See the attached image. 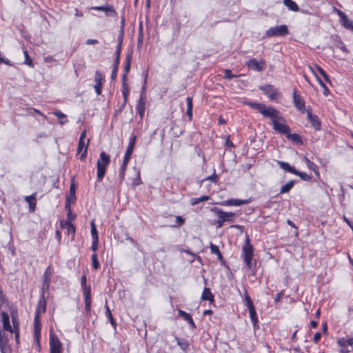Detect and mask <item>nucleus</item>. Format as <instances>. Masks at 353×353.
<instances>
[{
	"instance_id": "nucleus-1",
	"label": "nucleus",
	"mask_w": 353,
	"mask_h": 353,
	"mask_svg": "<svg viewBox=\"0 0 353 353\" xmlns=\"http://www.w3.org/2000/svg\"><path fill=\"white\" fill-rule=\"evenodd\" d=\"M246 104L258 110L263 117L271 119L273 128L278 133L287 136L290 132V128L288 125L279 123V120H283L284 119L280 116V112L274 108L266 106L261 103L247 102Z\"/></svg>"
},
{
	"instance_id": "nucleus-2",
	"label": "nucleus",
	"mask_w": 353,
	"mask_h": 353,
	"mask_svg": "<svg viewBox=\"0 0 353 353\" xmlns=\"http://www.w3.org/2000/svg\"><path fill=\"white\" fill-rule=\"evenodd\" d=\"M110 158L105 152L100 154L97 161V179L101 181L105 176L106 167L110 164Z\"/></svg>"
},
{
	"instance_id": "nucleus-3",
	"label": "nucleus",
	"mask_w": 353,
	"mask_h": 353,
	"mask_svg": "<svg viewBox=\"0 0 353 353\" xmlns=\"http://www.w3.org/2000/svg\"><path fill=\"white\" fill-rule=\"evenodd\" d=\"M39 307H42L43 312H46V301L44 300L40 301L39 302V307L37 309L36 315H35L34 319V339L37 341L39 340L40 334H41V328L40 316H40Z\"/></svg>"
},
{
	"instance_id": "nucleus-4",
	"label": "nucleus",
	"mask_w": 353,
	"mask_h": 353,
	"mask_svg": "<svg viewBox=\"0 0 353 353\" xmlns=\"http://www.w3.org/2000/svg\"><path fill=\"white\" fill-rule=\"evenodd\" d=\"M81 285L83 288V296L85 299V310L86 313L90 312L91 306V289L90 286H86V276L84 275L81 277Z\"/></svg>"
},
{
	"instance_id": "nucleus-5",
	"label": "nucleus",
	"mask_w": 353,
	"mask_h": 353,
	"mask_svg": "<svg viewBox=\"0 0 353 353\" xmlns=\"http://www.w3.org/2000/svg\"><path fill=\"white\" fill-rule=\"evenodd\" d=\"M289 34L288 28L286 25L276 26L268 29L265 32L267 37H284Z\"/></svg>"
},
{
	"instance_id": "nucleus-6",
	"label": "nucleus",
	"mask_w": 353,
	"mask_h": 353,
	"mask_svg": "<svg viewBox=\"0 0 353 353\" xmlns=\"http://www.w3.org/2000/svg\"><path fill=\"white\" fill-rule=\"evenodd\" d=\"M259 89L262 90L272 101L277 100L281 97V94L272 85L268 84L262 85L259 87Z\"/></svg>"
},
{
	"instance_id": "nucleus-7",
	"label": "nucleus",
	"mask_w": 353,
	"mask_h": 353,
	"mask_svg": "<svg viewBox=\"0 0 353 353\" xmlns=\"http://www.w3.org/2000/svg\"><path fill=\"white\" fill-rule=\"evenodd\" d=\"M253 257V248L252 245L249 243V239H247V243L243 247V259L246 264V266L249 268H252V259Z\"/></svg>"
},
{
	"instance_id": "nucleus-8",
	"label": "nucleus",
	"mask_w": 353,
	"mask_h": 353,
	"mask_svg": "<svg viewBox=\"0 0 353 353\" xmlns=\"http://www.w3.org/2000/svg\"><path fill=\"white\" fill-rule=\"evenodd\" d=\"M211 210L214 212V214L218 216V218L221 219L222 221H228L232 222L234 221L235 217V213L233 212H225L223 211L221 209H219L216 207H214L211 209Z\"/></svg>"
},
{
	"instance_id": "nucleus-9",
	"label": "nucleus",
	"mask_w": 353,
	"mask_h": 353,
	"mask_svg": "<svg viewBox=\"0 0 353 353\" xmlns=\"http://www.w3.org/2000/svg\"><path fill=\"white\" fill-rule=\"evenodd\" d=\"M62 345L58 337L52 333L50 334V353H61Z\"/></svg>"
},
{
	"instance_id": "nucleus-10",
	"label": "nucleus",
	"mask_w": 353,
	"mask_h": 353,
	"mask_svg": "<svg viewBox=\"0 0 353 353\" xmlns=\"http://www.w3.org/2000/svg\"><path fill=\"white\" fill-rule=\"evenodd\" d=\"M246 65L251 70L261 72L263 71L266 66V63L264 60L257 61L256 59H250L247 63Z\"/></svg>"
},
{
	"instance_id": "nucleus-11",
	"label": "nucleus",
	"mask_w": 353,
	"mask_h": 353,
	"mask_svg": "<svg viewBox=\"0 0 353 353\" xmlns=\"http://www.w3.org/2000/svg\"><path fill=\"white\" fill-rule=\"evenodd\" d=\"M306 112L307 119L310 121L313 128L315 130H320L321 128V122L318 116L312 114L310 109L307 110Z\"/></svg>"
},
{
	"instance_id": "nucleus-12",
	"label": "nucleus",
	"mask_w": 353,
	"mask_h": 353,
	"mask_svg": "<svg viewBox=\"0 0 353 353\" xmlns=\"http://www.w3.org/2000/svg\"><path fill=\"white\" fill-rule=\"evenodd\" d=\"M293 102L294 106L301 112H305V101L302 97L296 94V90L293 92Z\"/></svg>"
},
{
	"instance_id": "nucleus-13",
	"label": "nucleus",
	"mask_w": 353,
	"mask_h": 353,
	"mask_svg": "<svg viewBox=\"0 0 353 353\" xmlns=\"http://www.w3.org/2000/svg\"><path fill=\"white\" fill-rule=\"evenodd\" d=\"M94 90L97 95H100L101 94V90H102V85L104 82V77L99 72H95L94 75Z\"/></svg>"
},
{
	"instance_id": "nucleus-14",
	"label": "nucleus",
	"mask_w": 353,
	"mask_h": 353,
	"mask_svg": "<svg viewBox=\"0 0 353 353\" xmlns=\"http://www.w3.org/2000/svg\"><path fill=\"white\" fill-rule=\"evenodd\" d=\"M92 10L103 11L106 16L114 17L116 15V11L114 8L110 5H105L102 6H94L91 8Z\"/></svg>"
},
{
	"instance_id": "nucleus-15",
	"label": "nucleus",
	"mask_w": 353,
	"mask_h": 353,
	"mask_svg": "<svg viewBox=\"0 0 353 353\" xmlns=\"http://www.w3.org/2000/svg\"><path fill=\"white\" fill-rule=\"evenodd\" d=\"M89 142H90L89 139H88L86 140V141H83L81 140H79L77 152H78V153L82 152V154H81V157H80L81 160L84 159L86 157L87 150H88V146Z\"/></svg>"
},
{
	"instance_id": "nucleus-16",
	"label": "nucleus",
	"mask_w": 353,
	"mask_h": 353,
	"mask_svg": "<svg viewBox=\"0 0 353 353\" xmlns=\"http://www.w3.org/2000/svg\"><path fill=\"white\" fill-rule=\"evenodd\" d=\"M8 338L4 331L0 330V351L1 353H6Z\"/></svg>"
},
{
	"instance_id": "nucleus-17",
	"label": "nucleus",
	"mask_w": 353,
	"mask_h": 353,
	"mask_svg": "<svg viewBox=\"0 0 353 353\" xmlns=\"http://www.w3.org/2000/svg\"><path fill=\"white\" fill-rule=\"evenodd\" d=\"M1 316L3 329L6 331L10 332V333H12L13 330L10 324V319H9V316H8V313H6L5 312H1Z\"/></svg>"
},
{
	"instance_id": "nucleus-18",
	"label": "nucleus",
	"mask_w": 353,
	"mask_h": 353,
	"mask_svg": "<svg viewBox=\"0 0 353 353\" xmlns=\"http://www.w3.org/2000/svg\"><path fill=\"white\" fill-rule=\"evenodd\" d=\"M178 313L180 315V316H181L185 321H186L190 324L192 329L196 328L195 323L190 314L187 313L186 312L182 310H179Z\"/></svg>"
},
{
	"instance_id": "nucleus-19",
	"label": "nucleus",
	"mask_w": 353,
	"mask_h": 353,
	"mask_svg": "<svg viewBox=\"0 0 353 353\" xmlns=\"http://www.w3.org/2000/svg\"><path fill=\"white\" fill-rule=\"evenodd\" d=\"M25 201L29 204V209L30 212H34L36 208V193L30 196H25Z\"/></svg>"
},
{
	"instance_id": "nucleus-20",
	"label": "nucleus",
	"mask_w": 353,
	"mask_h": 353,
	"mask_svg": "<svg viewBox=\"0 0 353 353\" xmlns=\"http://www.w3.org/2000/svg\"><path fill=\"white\" fill-rule=\"evenodd\" d=\"M135 142H136V137L134 136L130 140L128 148H127L125 155H124L125 159H130V157L132 155V153L134 145H135Z\"/></svg>"
},
{
	"instance_id": "nucleus-21",
	"label": "nucleus",
	"mask_w": 353,
	"mask_h": 353,
	"mask_svg": "<svg viewBox=\"0 0 353 353\" xmlns=\"http://www.w3.org/2000/svg\"><path fill=\"white\" fill-rule=\"evenodd\" d=\"M250 312V317L251 319L252 323L253 324V327L254 330H257L259 328V320L256 314V312L255 307L248 309Z\"/></svg>"
},
{
	"instance_id": "nucleus-22",
	"label": "nucleus",
	"mask_w": 353,
	"mask_h": 353,
	"mask_svg": "<svg viewBox=\"0 0 353 353\" xmlns=\"http://www.w3.org/2000/svg\"><path fill=\"white\" fill-rule=\"evenodd\" d=\"M277 163L279 167L281 169L285 170L286 172H290L294 174V173H296V169L294 167L291 166L288 163L281 161H278Z\"/></svg>"
},
{
	"instance_id": "nucleus-23",
	"label": "nucleus",
	"mask_w": 353,
	"mask_h": 353,
	"mask_svg": "<svg viewBox=\"0 0 353 353\" xmlns=\"http://www.w3.org/2000/svg\"><path fill=\"white\" fill-rule=\"evenodd\" d=\"M337 344L340 347H347V346H353V337L349 339L340 338L337 341Z\"/></svg>"
},
{
	"instance_id": "nucleus-24",
	"label": "nucleus",
	"mask_w": 353,
	"mask_h": 353,
	"mask_svg": "<svg viewBox=\"0 0 353 353\" xmlns=\"http://www.w3.org/2000/svg\"><path fill=\"white\" fill-rule=\"evenodd\" d=\"M201 299L203 301H209L211 303L214 301V295L212 294L210 290L205 288L201 295Z\"/></svg>"
},
{
	"instance_id": "nucleus-25",
	"label": "nucleus",
	"mask_w": 353,
	"mask_h": 353,
	"mask_svg": "<svg viewBox=\"0 0 353 353\" xmlns=\"http://www.w3.org/2000/svg\"><path fill=\"white\" fill-rule=\"evenodd\" d=\"M61 225L63 228H65L67 229L68 234H72V235H74L75 227L71 222L62 221L61 222Z\"/></svg>"
},
{
	"instance_id": "nucleus-26",
	"label": "nucleus",
	"mask_w": 353,
	"mask_h": 353,
	"mask_svg": "<svg viewBox=\"0 0 353 353\" xmlns=\"http://www.w3.org/2000/svg\"><path fill=\"white\" fill-rule=\"evenodd\" d=\"M187 110H186V114L188 117L189 119L191 121L192 119V97H188L187 98Z\"/></svg>"
},
{
	"instance_id": "nucleus-27",
	"label": "nucleus",
	"mask_w": 353,
	"mask_h": 353,
	"mask_svg": "<svg viewBox=\"0 0 353 353\" xmlns=\"http://www.w3.org/2000/svg\"><path fill=\"white\" fill-rule=\"evenodd\" d=\"M294 183H295L294 181H293V180L290 181L289 182H288L286 184H285L284 185H283L281 188L279 193L285 194V193L288 192L293 188V186L294 185Z\"/></svg>"
},
{
	"instance_id": "nucleus-28",
	"label": "nucleus",
	"mask_w": 353,
	"mask_h": 353,
	"mask_svg": "<svg viewBox=\"0 0 353 353\" xmlns=\"http://www.w3.org/2000/svg\"><path fill=\"white\" fill-rule=\"evenodd\" d=\"M313 68H314V70H316L317 72H319V74L323 77L325 81H326L327 82H328L330 83H331L329 76L327 75V74L325 72V70L322 68H321L320 66H319L317 65H314Z\"/></svg>"
},
{
	"instance_id": "nucleus-29",
	"label": "nucleus",
	"mask_w": 353,
	"mask_h": 353,
	"mask_svg": "<svg viewBox=\"0 0 353 353\" xmlns=\"http://www.w3.org/2000/svg\"><path fill=\"white\" fill-rule=\"evenodd\" d=\"M210 199V196H202L198 198H192L190 199V204L192 205H196L201 202L208 201Z\"/></svg>"
},
{
	"instance_id": "nucleus-30",
	"label": "nucleus",
	"mask_w": 353,
	"mask_h": 353,
	"mask_svg": "<svg viewBox=\"0 0 353 353\" xmlns=\"http://www.w3.org/2000/svg\"><path fill=\"white\" fill-rule=\"evenodd\" d=\"M283 3L290 10H292V11H298L299 10L298 5L292 0H283Z\"/></svg>"
},
{
	"instance_id": "nucleus-31",
	"label": "nucleus",
	"mask_w": 353,
	"mask_h": 353,
	"mask_svg": "<svg viewBox=\"0 0 353 353\" xmlns=\"http://www.w3.org/2000/svg\"><path fill=\"white\" fill-rule=\"evenodd\" d=\"M304 161H305L306 163V165L307 166V168L314 171L316 174H319V172H318V168H317V165L316 164H314L313 162H312L307 157H304Z\"/></svg>"
},
{
	"instance_id": "nucleus-32",
	"label": "nucleus",
	"mask_w": 353,
	"mask_h": 353,
	"mask_svg": "<svg viewBox=\"0 0 353 353\" xmlns=\"http://www.w3.org/2000/svg\"><path fill=\"white\" fill-rule=\"evenodd\" d=\"M132 60V52L128 53L125 57V63L124 66V72L128 73L130 70Z\"/></svg>"
},
{
	"instance_id": "nucleus-33",
	"label": "nucleus",
	"mask_w": 353,
	"mask_h": 353,
	"mask_svg": "<svg viewBox=\"0 0 353 353\" xmlns=\"http://www.w3.org/2000/svg\"><path fill=\"white\" fill-rule=\"evenodd\" d=\"M136 110L141 118H142L145 112V102L138 101V103L136 105Z\"/></svg>"
},
{
	"instance_id": "nucleus-34",
	"label": "nucleus",
	"mask_w": 353,
	"mask_h": 353,
	"mask_svg": "<svg viewBox=\"0 0 353 353\" xmlns=\"http://www.w3.org/2000/svg\"><path fill=\"white\" fill-rule=\"evenodd\" d=\"M66 199H70V201H72V203H74L76 201V196H75V186L74 183H72L70 185V194L66 197Z\"/></svg>"
},
{
	"instance_id": "nucleus-35",
	"label": "nucleus",
	"mask_w": 353,
	"mask_h": 353,
	"mask_svg": "<svg viewBox=\"0 0 353 353\" xmlns=\"http://www.w3.org/2000/svg\"><path fill=\"white\" fill-rule=\"evenodd\" d=\"M286 137L288 139L291 140L296 143H301L302 142L301 137L298 134H296V133L291 134L290 132H289V133L288 134Z\"/></svg>"
},
{
	"instance_id": "nucleus-36",
	"label": "nucleus",
	"mask_w": 353,
	"mask_h": 353,
	"mask_svg": "<svg viewBox=\"0 0 353 353\" xmlns=\"http://www.w3.org/2000/svg\"><path fill=\"white\" fill-rule=\"evenodd\" d=\"M210 251L212 254H216L218 256L219 259H221L223 258L221 253L219 250V248L217 245H214L213 243H210Z\"/></svg>"
},
{
	"instance_id": "nucleus-37",
	"label": "nucleus",
	"mask_w": 353,
	"mask_h": 353,
	"mask_svg": "<svg viewBox=\"0 0 353 353\" xmlns=\"http://www.w3.org/2000/svg\"><path fill=\"white\" fill-rule=\"evenodd\" d=\"M248 200H241L236 199H231V205L240 206L248 203Z\"/></svg>"
},
{
	"instance_id": "nucleus-38",
	"label": "nucleus",
	"mask_w": 353,
	"mask_h": 353,
	"mask_svg": "<svg viewBox=\"0 0 353 353\" xmlns=\"http://www.w3.org/2000/svg\"><path fill=\"white\" fill-rule=\"evenodd\" d=\"M105 314H106L107 317L108 318L111 325L112 326L115 327L116 323H115L114 318L112 315L111 311L107 305H105Z\"/></svg>"
},
{
	"instance_id": "nucleus-39",
	"label": "nucleus",
	"mask_w": 353,
	"mask_h": 353,
	"mask_svg": "<svg viewBox=\"0 0 353 353\" xmlns=\"http://www.w3.org/2000/svg\"><path fill=\"white\" fill-rule=\"evenodd\" d=\"M51 274H52V270H51V268L50 267H48L44 274H43V281H45V283H50V276H51Z\"/></svg>"
},
{
	"instance_id": "nucleus-40",
	"label": "nucleus",
	"mask_w": 353,
	"mask_h": 353,
	"mask_svg": "<svg viewBox=\"0 0 353 353\" xmlns=\"http://www.w3.org/2000/svg\"><path fill=\"white\" fill-rule=\"evenodd\" d=\"M91 259H92V268H93L94 270H97V269H99V268L100 267V265H99V261H98V259H97V253H94V254H92V257H91Z\"/></svg>"
},
{
	"instance_id": "nucleus-41",
	"label": "nucleus",
	"mask_w": 353,
	"mask_h": 353,
	"mask_svg": "<svg viewBox=\"0 0 353 353\" xmlns=\"http://www.w3.org/2000/svg\"><path fill=\"white\" fill-rule=\"evenodd\" d=\"M342 23L345 28L353 31V21L350 20L347 17L343 21H342Z\"/></svg>"
},
{
	"instance_id": "nucleus-42",
	"label": "nucleus",
	"mask_w": 353,
	"mask_h": 353,
	"mask_svg": "<svg viewBox=\"0 0 353 353\" xmlns=\"http://www.w3.org/2000/svg\"><path fill=\"white\" fill-rule=\"evenodd\" d=\"M91 235L92 239H99L98 232L93 221L91 222Z\"/></svg>"
},
{
	"instance_id": "nucleus-43",
	"label": "nucleus",
	"mask_w": 353,
	"mask_h": 353,
	"mask_svg": "<svg viewBox=\"0 0 353 353\" xmlns=\"http://www.w3.org/2000/svg\"><path fill=\"white\" fill-rule=\"evenodd\" d=\"M294 174L300 176L301 179H303V181H308L311 180V176L307 173L299 172L298 170H296V173H294Z\"/></svg>"
},
{
	"instance_id": "nucleus-44",
	"label": "nucleus",
	"mask_w": 353,
	"mask_h": 353,
	"mask_svg": "<svg viewBox=\"0 0 353 353\" xmlns=\"http://www.w3.org/2000/svg\"><path fill=\"white\" fill-rule=\"evenodd\" d=\"M129 93L130 90L128 88V86H122V94L123 97V101H125V102H127L128 101Z\"/></svg>"
},
{
	"instance_id": "nucleus-45",
	"label": "nucleus",
	"mask_w": 353,
	"mask_h": 353,
	"mask_svg": "<svg viewBox=\"0 0 353 353\" xmlns=\"http://www.w3.org/2000/svg\"><path fill=\"white\" fill-rule=\"evenodd\" d=\"M223 72L225 74V78L227 79H232L234 77H237L238 75H235V74H233L232 73V71L230 70H228V69H225L223 70Z\"/></svg>"
},
{
	"instance_id": "nucleus-46",
	"label": "nucleus",
	"mask_w": 353,
	"mask_h": 353,
	"mask_svg": "<svg viewBox=\"0 0 353 353\" xmlns=\"http://www.w3.org/2000/svg\"><path fill=\"white\" fill-rule=\"evenodd\" d=\"M310 70L312 71V72L315 75V77H316V79H317V81L319 82V85L323 88V87H325V84L323 82V81L319 77V76L317 75L316 74V71L314 70V68H312V66H310Z\"/></svg>"
},
{
	"instance_id": "nucleus-47",
	"label": "nucleus",
	"mask_w": 353,
	"mask_h": 353,
	"mask_svg": "<svg viewBox=\"0 0 353 353\" xmlns=\"http://www.w3.org/2000/svg\"><path fill=\"white\" fill-rule=\"evenodd\" d=\"M245 304L248 307V309H252L254 307L253 302L250 297H247L246 299H244Z\"/></svg>"
},
{
	"instance_id": "nucleus-48",
	"label": "nucleus",
	"mask_w": 353,
	"mask_h": 353,
	"mask_svg": "<svg viewBox=\"0 0 353 353\" xmlns=\"http://www.w3.org/2000/svg\"><path fill=\"white\" fill-rule=\"evenodd\" d=\"M23 52L26 57L25 63L28 65L29 66H32V61L30 58L28 52L26 50H24Z\"/></svg>"
},
{
	"instance_id": "nucleus-49",
	"label": "nucleus",
	"mask_w": 353,
	"mask_h": 353,
	"mask_svg": "<svg viewBox=\"0 0 353 353\" xmlns=\"http://www.w3.org/2000/svg\"><path fill=\"white\" fill-rule=\"evenodd\" d=\"M121 46H122V38L120 39L119 42L117 46L115 55L116 57H120L121 52Z\"/></svg>"
},
{
	"instance_id": "nucleus-50",
	"label": "nucleus",
	"mask_w": 353,
	"mask_h": 353,
	"mask_svg": "<svg viewBox=\"0 0 353 353\" xmlns=\"http://www.w3.org/2000/svg\"><path fill=\"white\" fill-rule=\"evenodd\" d=\"M98 243H99V239H92L91 250L94 252L98 249Z\"/></svg>"
},
{
	"instance_id": "nucleus-51",
	"label": "nucleus",
	"mask_w": 353,
	"mask_h": 353,
	"mask_svg": "<svg viewBox=\"0 0 353 353\" xmlns=\"http://www.w3.org/2000/svg\"><path fill=\"white\" fill-rule=\"evenodd\" d=\"M148 71L145 72L144 75V81H143V85L141 88V92L146 93V83H147V79H148Z\"/></svg>"
},
{
	"instance_id": "nucleus-52",
	"label": "nucleus",
	"mask_w": 353,
	"mask_h": 353,
	"mask_svg": "<svg viewBox=\"0 0 353 353\" xmlns=\"http://www.w3.org/2000/svg\"><path fill=\"white\" fill-rule=\"evenodd\" d=\"M54 114L59 119H65L66 115L59 110H57L54 112Z\"/></svg>"
},
{
	"instance_id": "nucleus-53",
	"label": "nucleus",
	"mask_w": 353,
	"mask_h": 353,
	"mask_svg": "<svg viewBox=\"0 0 353 353\" xmlns=\"http://www.w3.org/2000/svg\"><path fill=\"white\" fill-rule=\"evenodd\" d=\"M67 218H68V220L66 221L71 222L72 220H74L76 218V214H72V211L68 212H67Z\"/></svg>"
},
{
	"instance_id": "nucleus-54",
	"label": "nucleus",
	"mask_w": 353,
	"mask_h": 353,
	"mask_svg": "<svg viewBox=\"0 0 353 353\" xmlns=\"http://www.w3.org/2000/svg\"><path fill=\"white\" fill-rule=\"evenodd\" d=\"M72 203L71 201H70V199H66L65 209L68 212H71V207L70 204Z\"/></svg>"
},
{
	"instance_id": "nucleus-55",
	"label": "nucleus",
	"mask_w": 353,
	"mask_h": 353,
	"mask_svg": "<svg viewBox=\"0 0 353 353\" xmlns=\"http://www.w3.org/2000/svg\"><path fill=\"white\" fill-rule=\"evenodd\" d=\"M117 70H118V68H113V69H112V71L111 73V79L113 81L115 80L117 77Z\"/></svg>"
},
{
	"instance_id": "nucleus-56",
	"label": "nucleus",
	"mask_w": 353,
	"mask_h": 353,
	"mask_svg": "<svg viewBox=\"0 0 353 353\" xmlns=\"http://www.w3.org/2000/svg\"><path fill=\"white\" fill-rule=\"evenodd\" d=\"M125 169H124L123 168H120V170H119V178H120V181L121 182L124 179V176H125Z\"/></svg>"
},
{
	"instance_id": "nucleus-57",
	"label": "nucleus",
	"mask_w": 353,
	"mask_h": 353,
	"mask_svg": "<svg viewBox=\"0 0 353 353\" xmlns=\"http://www.w3.org/2000/svg\"><path fill=\"white\" fill-rule=\"evenodd\" d=\"M127 74L128 73L124 72L122 75V86H128Z\"/></svg>"
},
{
	"instance_id": "nucleus-58",
	"label": "nucleus",
	"mask_w": 353,
	"mask_h": 353,
	"mask_svg": "<svg viewBox=\"0 0 353 353\" xmlns=\"http://www.w3.org/2000/svg\"><path fill=\"white\" fill-rule=\"evenodd\" d=\"M321 334L320 332H316L314 334V338H313L314 342L318 343L319 341V340L321 339Z\"/></svg>"
},
{
	"instance_id": "nucleus-59",
	"label": "nucleus",
	"mask_w": 353,
	"mask_h": 353,
	"mask_svg": "<svg viewBox=\"0 0 353 353\" xmlns=\"http://www.w3.org/2000/svg\"><path fill=\"white\" fill-rule=\"evenodd\" d=\"M12 323H13L14 330H19V322L14 317H12Z\"/></svg>"
},
{
	"instance_id": "nucleus-60",
	"label": "nucleus",
	"mask_w": 353,
	"mask_h": 353,
	"mask_svg": "<svg viewBox=\"0 0 353 353\" xmlns=\"http://www.w3.org/2000/svg\"><path fill=\"white\" fill-rule=\"evenodd\" d=\"M176 221L179 225H181L184 223L185 219L180 216H177L176 217Z\"/></svg>"
},
{
	"instance_id": "nucleus-61",
	"label": "nucleus",
	"mask_w": 353,
	"mask_h": 353,
	"mask_svg": "<svg viewBox=\"0 0 353 353\" xmlns=\"http://www.w3.org/2000/svg\"><path fill=\"white\" fill-rule=\"evenodd\" d=\"M337 14L340 17L341 21H343L345 18H347V16L345 13H343L341 10H337Z\"/></svg>"
},
{
	"instance_id": "nucleus-62",
	"label": "nucleus",
	"mask_w": 353,
	"mask_h": 353,
	"mask_svg": "<svg viewBox=\"0 0 353 353\" xmlns=\"http://www.w3.org/2000/svg\"><path fill=\"white\" fill-rule=\"evenodd\" d=\"M98 40L97 39H88L86 41H85V43L87 45H94V44H97L98 43Z\"/></svg>"
},
{
	"instance_id": "nucleus-63",
	"label": "nucleus",
	"mask_w": 353,
	"mask_h": 353,
	"mask_svg": "<svg viewBox=\"0 0 353 353\" xmlns=\"http://www.w3.org/2000/svg\"><path fill=\"white\" fill-rule=\"evenodd\" d=\"M119 60H120V57H116L115 56V59H114V61L113 68H119Z\"/></svg>"
},
{
	"instance_id": "nucleus-64",
	"label": "nucleus",
	"mask_w": 353,
	"mask_h": 353,
	"mask_svg": "<svg viewBox=\"0 0 353 353\" xmlns=\"http://www.w3.org/2000/svg\"><path fill=\"white\" fill-rule=\"evenodd\" d=\"M217 178V176L215 173H214L212 175L210 176H208L206 178V180H210V181H212L214 182H216V179Z\"/></svg>"
}]
</instances>
